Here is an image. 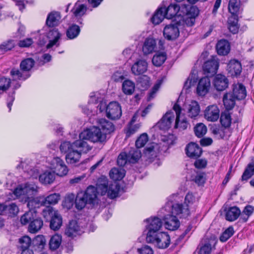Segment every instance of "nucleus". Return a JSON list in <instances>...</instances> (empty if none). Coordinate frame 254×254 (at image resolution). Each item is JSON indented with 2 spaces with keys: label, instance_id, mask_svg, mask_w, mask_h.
Masks as SVG:
<instances>
[{
  "label": "nucleus",
  "instance_id": "obj_1",
  "mask_svg": "<svg viewBox=\"0 0 254 254\" xmlns=\"http://www.w3.org/2000/svg\"><path fill=\"white\" fill-rule=\"evenodd\" d=\"M120 189V187L117 183L109 185L108 179L102 176L98 179L96 187L89 186L83 194L88 203L93 204L97 202L98 194L104 195L107 193L109 197L113 199L118 196Z\"/></svg>",
  "mask_w": 254,
  "mask_h": 254
},
{
  "label": "nucleus",
  "instance_id": "obj_2",
  "mask_svg": "<svg viewBox=\"0 0 254 254\" xmlns=\"http://www.w3.org/2000/svg\"><path fill=\"white\" fill-rule=\"evenodd\" d=\"M39 188L33 183H26L19 185L12 191L11 194L10 199L21 198L27 202V206L29 210L35 211V209L44 205L42 196L32 198V196L35 195L38 191Z\"/></svg>",
  "mask_w": 254,
  "mask_h": 254
},
{
  "label": "nucleus",
  "instance_id": "obj_3",
  "mask_svg": "<svg viewBox=\"0 0 254 254\" xmlns=\"http://www.w3.org/2000/svg\"><path fill=\"white\" fill-rule=\"evenodd\" d=\"M92 148L87 141L80 139L72 143L69 141H64L60 147L62 152L67 153L66 160L70 164L79 162L81 154L87 153Z\"/></svg>",
  "mask_w": 254,
  "mask_h": 254
},
{
  "label": "nucleus",
  "instance_id": "obj_4",
  "mask_svg": "<svg viewBox=\"0 0 254 254\" xmlns=\"http://www.w3.org/2000/svg\"><path fill=\"white\" fill-rule=\"evenodd\" d=\"M196 201L195 196L191 192H188L185 197L184 204L169 201L165 204V208L169 211L171 210L173 214L181 215V217L186 218L190 215V210L193 208V205Z\"/></svg>",
  "mask_w": 254,
  "mask_h": 254
},
{
  "label": "nucleus",
  "instance_id": "obj_5",
  "mask_svg": "<svg viewBox=\"0 0 254 254\" xmlns=\"http://www.w3.org/2000/svg\"><path fill=\"white\" fill-rule=\"evenodd\" d=\"M79 139L82 140H90L94 143H104L106 141L107 136L103 133L100 128L93 126V127L84 130L79 134Z\"/></svg>",
  "mask_w": 254,
  "mask_h": 254
},
{
  "label": "nucleus",
  "instance_id": "obj_6",
  "mask_svg": "<svg viewBox=\"0 0 254 254\" xmlns=\"http://www.w3.org/2000/svg\"><path fill=\"white\" fill-rule=\"evenodd\" d=\"M148 243L153 244L159 249L167 248L170 244V237L167 232H160L148 238H146Z\"/></svg>",
  "mask_w": 254,
  "mask_h": 254
},
{
  "label": "nucleus",
  "instance_id": "obj_7",
  "mask_svg": "<svg viewBox=\"0 0 254 254\" xmlns=\"http://www.w3.org/2000/svg\"><path fill=\"white\" fill-rule=\"evenodd\" d=\"M49 215L51 217L50 228L56 231L59 230L62 225L63 221L61 216L57 211L54 210L52 208L48 207L43 210V215L46 217Z\"/></svg>",
  "mask_w": 254,
  "mask_h": 254
},
{
  "label": "nucleus",
  "instance_id": "obj_8",
  "mask_svg": "<svg viewBox=\"0 0 254 254\" xmlns=\"http://www.w3.org/2000/svg\"><path fill=\"white\" fill-rule=\"evenodd\" d=\"M145 221L147 223L146 225V229L147 231L146 238L159 233V231L163 225V222L160 218L157 217H150L146 219Z\"/></svg>",
  "mask_w": 254,
  "mask_h": 254
},
{
  "label": "nucleus",
  "instance_id": "obj_9",
  "mask_svg": "<svg viewBox=\"0 0 254 254\" xmlns=\"http://www.w3.org/2000/svg\"><path fill=\"white\" fill-rule=\"evenodd\" d=\"M164 210L168 213V214H165L164 216V221L166 228L171 231L177 230L180 225V221L176 217L177 215L173 214L171 210L170 211L166 210L165 207L162 210V211ZM180 215V217H182L181 215Z\"/></svg>",
  "mask_w": 254,
  "mask_h": 254
},
{
  "label": "nucleus",
  "instance_id": "obj_10",
  "mask_svg": "<svg viewBox=\"0 0 254 254\" xmlns=\"http://www.w3.org/2000/svg\"><path fill=\"white\" fill-rule=\"evenodd\" d=\"M106 113L108 118L113 120H118L122 114L121 106L117 102H111L107 106Z\"/></svg>",
  "mask_w": 254,
  "mask_h": 254
},
{
  "label": "nucleus",
  "instance_id": "obj_11",
  "mask_svg": "<svg viewBox=\"0 0 254 254\" xmlns=\"http://www.w3.org/2000/svg\"><path fill=\"white\" fill-rule=\"evenodd\" d=\"M179 23L174 22L166 25L163 29L164 37L169 41L176 40L180 35Z\"/></svg>",
  "mask_w": 254,
  "mask_h": 254
},
{
  "label": "nucleus",
  "instance_id": "obj_12",
  "mask_svg": "<svg viewBox=\"0 0 254 254\" xmlns=\"http://www.w3.org/2000/svg\"><path fill=\"white\" fill-rule=\"evenodd\" d=\"M51 169L55 173L60 177L67 175L68 169L64 161L59 157L54 158L51 162Z\"/></svg>",
  "mask_w": 254,
  "mask_h": 254
},
{
  "label": "nucleus",
  "instance_id": "obj_13",
  "mask_svg": "<svg viewBox=\"0 0 254 254\" xmlns=\"http://www.w3.org/2000/svg\"><path fill=\"white\" fill-rule=\"evenodd\" d=\"M173 110L175 111L176 114L175 128H178L179 130H184L187 129L189 123L186 119L181 116V107L176 103L173 106Z\"/></svg>",
  "mask_w": 254,
  "mask_h": 254
},
{
  "label": "nucleus",
  "instance_id": "obj_14",
  "mask_svg": "<svg viewBox=\"0 0 254 254\" xmlns=\"http://www.w3.org/2000/svg\"><path fill=\"white\" fill-rule=\"evenodd\" d=\"M62 36V33L59 32L58 29L54 28L50 30L47 33V37L49 40V43L46 46L47 48L50 49L54 46L59 47Z\"/></svg>",
  "mask_w": 254,
  "mask_h": 254
},
{
  "label": "nucleus",
  "instance_id": "obj_15",
  "mask_svg": "<svg viewBox=\"0 0 254 254\" xmlns=\"http://www.w3.org/2000/svg\"><path fill=\"white\" fill-rule=\"evenodd\" d=\"M184 110L187 115L191 119H196L200 113V106L195 101H191L185 104Z\"/></svg>",
  "mask_w": 254,
  "mask_h": 254
},
{
  "label": "nucleus",
  "instance_id": "obj_16",
  "mask_svg": "<svg viewBox=\"0 0 254 254\" xmlns=\"http://www.w3.org/2000/svg\"><path fill=\"white\" fill-rule=\"evenodd\" d=\"M220 111L216 105H211L207 107L204 112L205 119L209 122H215L219 117Z\"/></svg>",
  "mask_w": 254,
  "mask_h": 254
},
{
  "label": "nucleus",
  "instance_id": "obj_17",
  "mask_svg": "<svg viewBox=\"0 0 254 254\" xmlns=\"http://www.w3.org/2000/svg\"><path fill=\"white\" fill-rule=\"evenodd\" d=\"M227 70L232 77H238L242 71L241 62L235 59L231 60L227 64Z\"/></svg>",
  "mask_w": 254,
  "mask_h": 254
},
{
  "label": "nucleus",
  "instance_id": "obj_18",
  "mask_svg": "<svg viewBox=\"0 0 254 254\" xmlns=\"http://www.w3.org/2000/svg\"><path fill=\"white\" fill-rule=\"evenodd\" d=\"M174 118L175 116L173 112L171 111L168 112L158 123L157 126L161 129L167 130L171 127V124L174 121Z\"/></svg>",
  "mask_w": 254,
  "mask_h": 254
},
{
  "label": "nucleus",
  "instance_id": "obj_19",
  "mask_svg": "<svg viewBox=\"0 0 254 254\" xmlns=\"http://www.w3.org/2000/svg\"><path fill=\"white\" fill-rule=\"evenodd\" d=\"M186 152L189 157L197 158L201 155L202 149L197 144L191 142L187 145Z\"/></svg>",
  "mask_w": 254,
  "mask_h": 254
},
{
  "label": "nucleus",
  "instance_id": "obj_20",
  "mask_svg": "<svg viewBox=\"0 0 254 254\" xmlns=\"http://www.w3.org/2000/svg\"><path fill=\"white\" fill-rule=\"evenodd\" d=\"M132 73L136 75L145 72L147 69V63L144 60H137L131 66Z\"/></svg>",
  "mask_w": 254,
  "mask_h": 254
},
{
  "label": "nucleus",
  "instance_id": "obj_21",
  "mask_svg": "<svg viewBox=\"0 0 254 254\" xmlns=\"http://www.w3.org/2000/svg\"><path fill=\"white\" fill-rule=\"evenodd\" d=\"M213 85L218 91H223L228 86V80L222 74H217L213 79Z\"/></svg>",
  "mask_w": 254,
  "mask_h": 254
},
{
  "label": "nucleus",
  "instance_id": "obj_22",
  "mask_svg": "<svg viewBox=\"0 0 254 254\" xmlns=\"http://www.w3.org/2000/svg\"><path fill=\"white\" fill-rule=\"evenodd\" d=\"M219 67V62L216 57H212L211 59L206 61L203 66L205 72L214 74L217 72Z\"/></svg>",
  "mask_w": 254,
  "mask_h": 254
},
{
  "label": "nucleus",
  "instance_id": "obj_23",
  "mask_svg": "<svg viewBox=\"0 0 254 254\" xmlns=\"http://www.w3.org/2000/svg\"><path fill=\"white\" fill-rule=\"evenodd\" d=\"M163 8L165 10L164 13L167 19H171L175 16L180 17L179 13L181 12V7L177 4H171L167 8L165 7Z\"/></svg>",
  "mask_w": 254,
  "mask_h": 254
},
{
  "label": "nucleus",
  "instance_id": "obj_24",
  "mask_svg": "<svg viewBox=\"0 0 254 254\" xmlns=\"http://www.w3.org/2000/svg\"><path fill=\"white\" fill-rule=\"evenodd\" d=\"M210 87V81L208 77H204L201 78L197 87L198 94L201 96L205 95L208 91Z\"/></svg>",
  "mask_w": 254,
  "mask_h": 254
},
{
  "label": "nucleus",
  "instance_id": "obj_25",
  "mask_svg": "<svg viewBox=\"0 0 254 254\" xmlns=\"http://www.w3.org/2000/svg\"><path fill=\"white\" fill-rule=\"evenodd\" d=\"M199 10L195 6H187L183 5L181 7V12L180 15H185L188 17H195L198 15Z\"/></svg>",
  "mask_w": 254,
  "mask_h": 254
},
{
  "label": "nucleus",
  "instance_id": "obj_26",
  "mask_svg": "<svg viewBox=\"0 0 254 254\" xmlns=\"http://www.w3.org/2000/svg\"><path fill=\"white\" fill-rule=\"evenodd\" d=\"M156 42L153 38H147L142 46V52L144 55H147L152 53L156 49Z\"/></svg>",
  "mask_w": 254,
  "mask_h": 254
},
{
  "label": "nucleus",
  "instance_id": "obj_27",
  "mask_svg": "<svg viewBox=\"0 0 254 254\" xmlns=\"http://www.w3.org/2000/svg\"><path fill=\"white\" fill-rule=\"evenodd\" d=\"M80 232V227L75 220L70 221L65 229V234L69 237H75Z\"/></svg>",
  "mask_w": 254,
  "mask_h": 254
},
{
  "label": "nucleus",
  "instance_id": "obj_28",
  "mask_svg": "<svg viewBox=\"0 0 254 254\" xmlns=\"http://www.w3.org/2000/svg\"><path fill=\"white\" fill-rule=\"evenodd\" d=\"M98 127L103 130L102 133L107 134H110L115 130V126L113 124L105 119H101L98 121Z\"/></svg>",
  "mask_w": 254,
  "mask_h": 254
},
{
  "label": "nucleus",
  "instance_id": "obj_29",
  "mask_svg": "<svg viewBox=\"0 0 254 254\" xmlns=\"http://www.w3.org/2000/svg\"><path fill=\"white\" fill-rule=\"evenodd\" d=\"M215 244L216 242L214 240H204L199 244L198 254H210L212 250V246Z\"/></svg>",
  "mask_w": 254,
  "mask_h": 254
},
{
  "label": "nucleus",
  "instance_id": "obj_30",
  "mask_svg": "<svg viewBox=\"0 0 254 254\" xmlns=\"http://www.w3.org/2000/svg\"><path fill=\"white\" fill-rule=\"evenodd\" d=\"M61 18L60 13L57 11H53L50 13L46 19V25L49 27L58 26L60 23Z\"/></svg>",
  "mask_w": 254,
  "mask_h": 254
},
{
  "label": "nucleus",
  "instance_id": "obj_31",
  "mask_svg": "<svg viewBox=\"0 0 254 254\" xmlns=\"http://www.w3.org/2000/svg\"><path fill=\"white\" fill-rule=\"evenodd\" d=\"M39 181L44 185H50L55 180V173L54 172L46 171L39 177Z\"/></svg>",
  "mask_w": 254,
  "mask_h": 254
},
{
  "label": "nucleus",
  "instance_id": "obj_32",
  "mask_svg": "<svg viewBox=\"0 0 254 254\" xmlns=\"http://www.w3.org/2000/svg\"><path fill=\"white\" fill-rule=\"evenodd\" d=\"M232 94L238 100L244 99L247 95L245 87L241 83L234 84Z\"/></svg>",
  "mask_w": 254,
  "mask_h": 254
},
{
  "label": "nucleus",
  "instance_id": "obj_33",
  "mask_svg": "<svg viewBox=\"0 0 254 254\" xmlns=\"http://www.w3.org/2000/svg\"><path fill=\"white\" fill-rule=\"evenodd\" d=\"M239 216L241 217V210L237 206L229 207L225 214L226 219L229 221H234Z\"/></svg>",
  "mask_w": 254,
  "mask_h": 254
},
{
  "label": "nucleus",
  "instance_id": "obj_34",
  "mask_svg": "<svg viewBox=\"0 0 254 254\" xmlns=\"http://www.w3.org/2000/svg\"><path fill=\"white\" fill-rule=\"evenodd\" d=\"M43 225V220L36 215L29 225L28 231L31 233H36L41 229Z\"/></svg>",
  "mask_w": 254,
  "mask_h": 254
},
{
  "label": "nucleus",
  "instance_id": "obj_35",
  "mask_svg": "<svg viewBox=\"0 0 254 254\" xmlns=\"http://www.w3.org/2000/svg\"><path fill=\"white\" fill-rule=\"evenodd\" d=\"M230 44L226 40L219 41L216 45L217 53L220 55H226L230 51Z\"/></svg>",
  "mask_w": 254,
  "mask_h": 254
},
{
  "label": "nucleus",
  "instance_id": "obj_36",
  "mask_svg": "<svg viewBox=\"0 0 254 254\" xmlns=\"http://www.w3.org/2000/svg\"><path fill=\"white\" fill-rule=\"evenodd\" d=\"M122 89L125 94L130 95L132 94L134 91L135 84L130 80H125L122 83Z\"/></svg>",
  "mask_w": 254,
  "mask_h": 254
},
{
  "label": "nucleus",
  "instance_id": "obj_37",
  "mask_svg": "<svg viewBox=\"0 0 254 254\" xmlns=\"http://www.w3.org/2000/svg\"><path fill=\"white\" fill-rule=\"evenodd\" d=\"M125 170L122 168H114L110 171V177L113 180L119 181L122 180L125 176Z\"/></svg>",
  "mask_w": 254,
  "mask_h": 254
},
{
  "label": "nucleus",
  "instance_id": "obj_38",
  "mask_svg": "<svg viewBox=\"0 0 254 254\" xmlns=\"http://www.w3.org/2000/svg\"><path fill=\"white\" fill-rule=\"evenodd\" d=\"M228 9L232 15H238L241 11L240 0H230Z\"/></svg>",
  "mask_w": 254,
  "mask_h": 254
},
{
  "label": "nucleus",
  "instance_id": "obj_39",
  "mask_svg": "<svg viewBox=\"0 0 254 254\" xmlns=\"http://www.w3.org/2000/svg\"><path fill=\"white\" fill-rule=\"evenodd\" d=\"M167 55L164 52H158L153 56L152 62L156 66H161L166 60Z\"/></svg>",
  "mask_w": 254,
  "mask_h": 254
},
{
  "label": "nucleus",
  "instance_id": "obj_40",
  "mask_svg": "<svg viewBox=\"0 0 254 254\" xmlns=\"http://www.w3.org/2000/svg\"><path fill=\"white\" fill-rule=\"evenodd\" d=\"M176 140V137L173 134H169L167 135L162 136L161 140L162 141V146L164 147V148L161 150L164 151L167 150L170 145L175 143Z\"/></svg>",
  "mask_w": 254,
  "mask_h": 254
},
{
  "label": "nucleus",
  "instance_id": "obj_41",
  "mask_svg": "<svg viewBox=\"0 0 254 254\" xmlns=\"http://www.w3.org/2000/svg\"><path fill=\"white\" fill-rule=\"evenodd\" d=\"M235 99L231 93H227L224 95L223 101L226 110H229L233 108L235 104Z\"/></svg>",
  "mask_w": 254,
  "mask_h": 254
},
{
  "label": "nucleus",
  "instance_id": "obj_42",
  "mask_svg": "<svg viewBox=\"0 0 254 254\" xmlns=\"http://www.w3.org/2000/svg\"><path fill=\"white\" fill-rule=\"evenodd\" d=\"M61 196L59 193H54L51 194L46 197H42L44 205H55L60 199Z\"/></svg>",
  "mask_w": 254,
  "mask_h": 254
},
{
  "label": "nucleus",
  "instance_id": "obj_43",
  "mask_svg": "<svg viewBox=\"0 0 254 254\" xmlns=\"http://www.w3.org/2000/svg\"><path fill=\"white\" fill-rule=\"evenodd\" d=\"M10 74L12 78L13 81L24 80L27 79L29 75L27 74H24L18 69L13 68L11 70Z\"/></svg>",
  "mask_w": 254,
  "mask_h": 254
},
{
  "label": "nucleus",
  "instance_id": "obj_44",
  "mask_svg": "<svg viewBox=\"0 0 254 254\" xmlns=\"http://www.w3.org/2000/svg\"><path fill=\"white\" fill-rule=\"evenodd\" d=\"M88 203L83 192L78 193L75 200V207L78 210H81L83 208L86 203Z\"/></svg>",
  "mask_w": 254,
  "mask_h": 254
},
{
  "label": "nucleus",
  "instance_id": "obj_45",
  "mask_svg": "<svg viewBox=\"0 0 254 254\" xmlns=\"http://www.w3.org/2000/svg\"><path fill=\"white\" fill-rule=\"evenodd\" d=\"M36 211L29 210L25 212L20 218V222L22 225L30 224L36 216Z\"/></svg>",
  "mask_w": 254,
  "mask_h": 254
},
{
  "label": "nucleus",
  "instance_id": "obj_46",
  "mask_svg": "<svg viewBox=\"0 0 254 254\" xmlns=\"http://www.w3.org/2000/svg\"><path fill=\"white\" fill-rule=\"evenodd\" d=\"M165 10L163 7L158 9L151 18V21L154 24H159L164 19L166 16L164 13Z\"/></svg>",
  "mask_w": 254,
  "mask_h": 254
},
{
  "label": "nucleus",
  "instance_id": "obj_47",
  "mask_svg": "<svg viewBox=\"0 0 254 254\" xmlns=\"http://www.w3.org/2000/svg\"><path fill=\"white\" fill-rule=\"evenodd\" d=\"M141 156L140 150L137 149H131L127 154L128 161L130 163H135L139 159Z\"/></svg>",
  "mask_w": 254,
  "mask_h": 254
},
{
  "label": "nucleus",
  "instance_id": "obj_48",
  "mask_svg": "<svg viewBox=\"0 0 254 254\" xmlns=\"http://www.w3.org/2000/svg\"><path fill=\"white\" fill-rule=\"evenodd\" d=\"M80 31V27L76 24H73L67 30L66 36L69 39H73L78 36Z\"/></svg>",
  "mask_w": 254,
  "mask_h": 254
},
{
  "label": "nucleus",
  "instance_id": "obj_49",
  "mask_svg": "<svg viewBox=\"0 0 254 254\" xmlns=\"http://www.w3.org/2000/svg\"><path fill=\"white\" fill-rule=\"evenodd\" d=\"M86 10V6L84 4L76 2L72 8V11L75 16L80 17L85 14Z\"/></svg>",
  "mask_w": 254,
  "mask_h": 254
},
{
  "label": "nucleus",
  "instance_id": "obj_50",
  "mask_svg": "<svg viewBox=\"0 0 254 254\" xmlns=\"http://www.w3.org/2000/svg\"><path fill=\"white\" fill-rule=\"evenodd\" d=\"M228 28L232 33L235 34L238 31L237 15H232L228 19Z\"/></svg>",
  "mask_w": 254,
  "mask_h": 254
},
{
  "label": "nucleus",
  "instance_id": "obj_51",
  "mask_svg": "<svg viewBox=\"0 0 254 254\" xmlns=\"http://www.w3.org/2000/svg\"><path fill=\"white\" fill-rule=\"evenodd\" d=\"M220 121L223 127L225 128L229 127L232 122L230 114L228 112L222 113L220 116Z\"/></svg>",
  "mask_w": 254,
  "mask_h": 254
},
{
  "label": "nucleus",
  "instance_id": "obj_52",
  "mask_svg": "<svg viewBox=\"0 0 254 254\" xmlns=\"http://www.w3.org/2000/svg\"><path fill=\"white\" fill-rule=\"evenodd\" d=\"M254 175V161L248 164L242 176V181H247Z\"/></svg>",
  "mask_w": 254,
  "mask_h": 254
},
{
  "label": "nucleus",
  "instance_id": "obj_53",
  "mask_svg": "<svg viewBox=\"0 0 254 254\" xmlns=\"http://www.w3.org/2000/svg\"><path fill=\"white\" fill-rule=\"evenodd\" d=\"M62 242V237L59 235H55L52 237L49 242L50 248L55 250L59 248Z\"/></svg>",
  "mask_w": 254,
  "mask_h": 254
},
{
  "label": "nucleus",
  "instance_id": "obj_54",
  "mask_svg": "<svg viewBox=\"0 0 254 254\" xmlns=\"http://www.w3.org/2000/svg\"><path fill=\"white\" fill-rule=\"evenodd\" d=\"M254 211V207L252 205H247L243 210L241 212L240 219L243 222H246L248 220L249 217L253 213Z\"/></svg>",
  "mask_w": 254,
  "mask_h": 254
},
{
  "label": "nucleus",
  "instance_id": "obj_55",
  "mask_svg": "<svg viewBox=\"0 0 254 254\" xmlns=\"http://www.w3.org/2000/svg\"><path fill=\"white\" fill-rule=\"evenodd\" d=\"M34 63L35 62L32 59H26L21 62L20 68L23 71H29L32 68Z\"/></svg>",
  "mask_w": 254,
  "mask_h": 254
},
{
  "label": "nucleus",
  "instance_id": "obj_56",
  "mask_svg": "<svg viewBox=\"0 0 254 254\" xmlns=\"http://www.w3.org/2000/svg\"><path fill=\"white\" fill-rule=\"evenodd\" d=\"M206 127L202 123L197 124L194 128L195 134L198 137H201L207 132Z\"/></svg>",
  "mask_w": 254,
  "mask_h": 254
},
{
  "label": "nucleus",
  "instance_id": "obj_57",
  "mask_svg": "<svg viewBox=\"0 0 254 254\" xmlns=\"http://www.w3.org/2000/svg\"><path fill=\"white\" fill-rule=\"evenodd\" d=\"M18 208L17 206L14 203L9 204H5V214L9 216H15L18 212Z\"/></svg>",
  "mask_w": 254,
  "mask_h": 254
},
{
  "label": "nucleus",
  "instance_id": "obj_58",
  "mask_svg": "<svg viewBox=\"0 0 254 254\" xmlns=\"http://www.w3.org/2000/svg\"><path fill=\"white\" fill-rule=\"evenodd\" d=\"M15 46L14 40H9L0 44V51L5 52L12 49Z\"/></svg>",
  "mask_w": 254,
  "mask_h": 254
},
{
  "label": "nucleus",
  "instance_id": "obj_59",
  "mask_svg": "<svg viewBox=\"0 0 254 254\" xmlns=\"http://www.w3.org/2000/svg\"><path fill=\"white\" fill-rule=\"evenodd\" d=\"M148 141V135L146 133H143L141 134L136 140L135 145L138 148H141L146 144Z\"/></svg>",
  "mask_w": 254,
  "mask_h": 254
},
{
  "label": "nucleus",
  "instance_id": "obj_60",
  "mask_svg": "<svg viewBox=\"0 0 254 254\" xmlns=\"http://www.w3.org/2000/svg\"><path fill=\"white\" fill-rule=\"evenodd\" d=\"M234 233L233 227H228L221 235L220 240L222 242L227 241Z\"/></svg>",
  "mask_w": 254,
  "mask_h": 254
},
{
  "label": "nucleus",
  "instance_id": "obj_61",
  "mask_svg": "<svg viewBox=\"0 0 254 254\" xmlns=\"http://www.w3.org/2000/svg\"><path fill=\"white\" fill-rule=\"evenodd\" d=\"M19 242L20 244V247L22 250L28 249L31 241L29 237L27 236H24L19 239Z\"/></svg>",
  "mask_w": 254,
  "mask_h": 254
},
{
  "label": "nucleus",
  "instance_id": "obj_62",
  "mask_svg": "<svg viewBox=\"0 0 254 254\" xmlns=\"http://www.w3.org/2000/svg\"><path fill=\"white\" fill-rule=\"evenodd\" d=\"M140 126L139 124L135 125L129 124L126 130V133L127 137H129L135 133L139 128Z\"/></svg>",
  "mask_w": 254,
  "mask_h": 254
},
{
  "label": "nucleus",
  "instance_id": "obj_63",
  "mask_svg": "<svg viewBox=\"0 0 254 254\" xmlns=\"http://www.w3.org/2000/svg\"><path fill=\"white\" fill-rule=\"evenodd\" d=\"M158 148V144L156 143H152L144 149V153L146 155L156 156V150Z\"/></svg>",
  "mask_w": 254,
  "mask_h": 254
},
{
  "label": "nucleus",
  "instance_id": "obj_64",
  "mask_svg": "<svg viewBox=\"0 0 254 254\" xmlns=\"http://www.w3.org/2000/svg\"><path fill=\"white\" fill-rule=\"evenodd\" d=\"M210 129L214 134L221 138H223L225 135L224 128L222 126L220 127L219 126L215 125L211 127Z\"/></svg>",
  "mask_w": 254,
  "mask_h": 254
}]
</instances>
